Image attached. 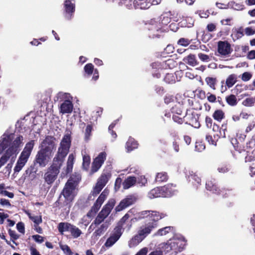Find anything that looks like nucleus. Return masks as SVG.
Instances as JSON below:
<instances>
[{"label":"nucleus","mask_w":255,"mask_h":255,"mask_svg":"<svg viewBox=\"0 0 255 255\" xmlns=\"http://www.w3.org/2000/svg\"><path fill=\"white\" fill-rule=\"evenodd\" d=\"M167 216L166 213L156 211L145 210L138 213V220H145V226L141 227L137 234L134 235L129 241L130 248L136 246L149 235L151 231L158 227V221Z\"/></svg>","instance_id":"obj_1"},{"label":"nucleus","mask_w":255,"mask_h":255,"mask_svg":"<svg viewBox=\"0 0 255 255\" xmlns=\"http://www.w3.org/2000/svg\"><path fill=\"white\" fill-rule=\"evenodd\" d=\"M74 190V182L72 180H68L57 200L54 203L53 207L61 209L64 211L69 212L75 198L73 194Z\"/></svg>","instance_id":"obj_2"},{"label":"nucleus","mask_w":255,"mask_h":255,"mask_svg":"<svg viewBox=\"0 0 255 255\" xmlns=\"http://www.w3.org/2000/svg\"><path fill=\"white\" fill-rule=\"evenodd\" d=\"M71 143L70 133L65 134L60 142L57 152L53 158L52 163L49 167L60 172V169L63 165L65 158L69 153Z\"/></svg>","instance_id":"obj_3"},{"label":"nucleus","mask_w":255,"mask_h":255,"mask_svg":"<svg viewBox=\"0 0 255 255\" xmlns=\"http://www.w3.org/2000/svg\"><path fill=\"white\" fill-rule=\"evenodd\" d=\"M34 146V140H31L26 143L14 168V173L19 172L28 160Z\"/></svg>","instance_id":"obj_4"},{"label":"nucleus","mask_w":255,"mask_h":255,"mask_svg":"<svg viewBox=\"0 0 255 255\" xmlns=\"http://www.w3.org/2000/svg\"><path fill=\"white\" fill-rule=\"evenodd\" d=\"M13 135L14 134L12 133L7 134L6 137L3 138V143L5 145H8V144H9V147L6 151L8 153H10L12 155L17 152L23 140V136L21 135H19L12 142L10 143L13 138Z\"/></svg>","instance_id":"obj_5"},{"label":"nucleus","mask_w":255,"mask_h":255,"mask_svg":"<svg viewBox=\"0 0 255 255\" xmlns=\"http://www.w3.org/2000/svg\"><path fill=\"white\" fill-rule=\"evenodd\" d=\"M57 228L61 234H63L64 232H69L74 239L79 238L82 234L81 230L79 228L68 222L59 223Z\"/></svg>","instance_id":"obj_6"},{"label":"nucleus","mask_w":255,"mask_h":255,"mask_svg":"<svg viewBox=\"0 0 255 255\" xmlns=\"http://www.w3.org/2000/svg\"><path fill=\"white\" fill-rule=\"evenodd\" d=\"M52 156V153L40 148L35 156L33 163L37 164L38 167L43 168L48 164Z\"/></svg>","instance_id":"obj_7"},{"label":"nucleus","mask_w":255,"mask_h":255,"mask_svg":"<svg viewBox=\"0 0 255 255\" xmlns=\"http://www.w3.org/2000/svg\"><path fill=\"white\" fill-rule=\"evenodd\" d=\"M195 109V108H192L191 110L186 109V114L184 116L185 124L190 125L195 128H199L201 126L199 121L200 115L193 111V109Z\"/></svg>","instance_id":"obj_8"},{"label":"nucleus","mask_w":255,"mask_h":255,"mask_svg":"<svg viewBox=\"0 0 255 255\" xmlns=\"http://www.w3.org/2000/svg\"><path fill=\"white\" fill-rule=\"evenodd\" d=\"M107 158V153L105 151L100 152L98 155L93 159L92 163L90 174H93L97 172L104 164Z\"/></svg>","instance_id":"obj_9"},{"label":"nucleus","mask_w":255,"mask_h":255,"mask_svg":"<svg viewBox=\"0 0 255 255\" xmlns=\"http://www.w3.org/2000/svg\"><path fill=\"white\" fill-rule=\"evenodd\" d=\"M166 243L163 248L167 252L174 251L175 253L181 252L184 248V244L180 241L174 239Z\"/></svg>","instance_id":"obj_10"},{"label":"nucleus","mask_w":255,"mask_h":255,"mask_svg":"<svg viewBox=\"0 0 255 255\" xmlns=\"http://www.w3.org/2000/svg\"><path fill=\"white\" fill-rule=\"evenodd\" d=\"M137 198L133 195H128L122 200L119 204L116 207V212H120L129 206L134 204L136 201Z\"/></svg>","instance_id":"obj_11"},{"label":"nucleus","mask_w":255,"mask_h":255,"mask_svg":"<svg viewBox=\"0 0 255 255\" xmlns=\"http://www.w3.org/2000/svg\"><path fill=\"white\" fill-rule=\"evenodd\" d=\"M148 35L150 38H159L163 32L162 26L159 22H155L148 26Z\"/></svg>","instance_id":"obj_12"},{"label":"nucleus","mask_w":255,"mask_h":255,"mask_svg":"<svg viewBox=\"0 0 255 255\" xmlns=\"http://www.w3.org/2000/svg\"><path fill=\"white\" fill-rule=\"evenodd\" d=\"M55 138L51 135H47L40 144V148L46 150L48 152L53 154V150L55 147Z\"/></svg>","instance_id":"obj_13"},{"label":"nucleus","mask_w":255,"mask_h":255,"mask_svg":"<svg viewBox=\"0 0 255 255\" xmlns=\"http://www.w3.org/2000/svg\"><path fill=\"white\" fill-rule=\"evenodd\" d=\"M160 187L162 194V198L171 197L177 192V190L176 189V185L173 183H168Z\"/></svg>","instance_id":"obj_14"},{"label":"nucleus","mask_w":255,"mask_h":255,"mask_svg":"<svg viewBox=\"0 0 255 255\" xmlns=\"http://www.w3.org/2000/svg\"><path fill=\"white\" fill-rule=\"evenodd\" d=\"M59 172L48 167L44 175L45 182L48 185H51L57 179Z\"/></svg>","instance_id":"obj_15"},{"label":"nucleus","mask_w":255,"mask_h":255,"mask_svg":"<svg viewBox=\"0 0 255 255\" xmlns=\"http://www.w3.org/2000/svg\"><path fill=\"white\" fill-rule=\"evenodd\" d=\"M232 51L230 44L227 41H219L218 43V52L222 56L230 54Z\"/></svg>","instance_id":"obj_16"},{"label":"nucleus","mask_w":255,"mask_h":255,"mask_svg":"<svg viewBox=\"0 0 255 255\" xmlns=\"http://www.w3.org/2000/svg\"><path fill=\"white\" fill-rule=\"evenodd\" d=\"M64 8L68 19H70L75 11L74 0H65L64 2Z\"/></svg>","instance_id":"obj_17"},{"label":"nucleus","mask_w":255,"mask_h":255,"mask_svg":"<svg viewBox=\"0 0 255 255\" xmlns=\"http://www.w3.org/2000/svg\"><path fill=\"white\" fill-rule=\"evenodd\" d=\"M212 130L217 132V133L214 134L215 138H225L226 137V131L227 130V125L223 124L222 127L220 128L217 124L214 123L212 126Z\"/></svg>","instance_id":"obj_18"},{"label":"nucleus","mask_w":255,"mask_h":255,"mask_svg":"<svg viewBox=\"0 0 255 255\" xmlns=\"http://www.w3.org/2000/svg\"><path fill=\"white\" fill-rule=\"evenodd\" d=\"M237 76L235 74H232L230 75L227 78L226 81V86H224L223 85L221 87V92L223 93L225 91L227 90V88L226 87H227L228 88H230L232 87L237 82Z\"/></svg>","instance_id":"obj_19"},{"label":"nucleus","mask_w":255,"mask_h":255,"mask_svg":"<svg viewBox=\"0 0 255 255\" xmlns=\"http://www.w3.org/2000/svg\"><path fill=\"white\" fill-rule=\"evenodd\" d=\"M133 5L135 9H147L151 6L150 0H134Z\"/></svg>","instance_id":"obj_20"},{"label":"nucleus","mask_w":255,"mask_h":255,"mask_svg":"<svg viewBox=\"0 0 255 255\" xmlns=\"http://www.w3.org/2000/svg\"><path fill=\"white\" fill-rule=\"evenodd\" d=\"M73 109L72 102L69 100H65L60 106V112L62 114L71 113Z\"/></svg>","instance_id":"obj_21"},{"label":"nucleus","mask_w":255,"mask_h":255,"mask_svg":"<svg viewBox=\"0 0 255 255\" xmlns=\"http://www.w3.org/2000/svg\"><path fill=\"white\" fill-rule=\"evenodd\" d=\"M206 188L207 190L212 192L213 193L219 194L220 192V189L217 187L215 183V180H208L206 183Z\"/></svg>","instance_id":"obj_22"},{"label":"nucleus","mask_w":255,"mask_h":255,"mask_svg":"<svg viewBox=\"0 0 255 255\" xmlns=\"http://www.w3.org/2000/svg\"><path fill=\"white\" fill-rule=\"evenodd\" d=\"M111 176L112 174L110 171L103 172L98 178L97 183L105 187Z\"/></svg>","instance_id":"obj_23"},{"label":"nucleus","mask_w":255,"mask_h":255,"mask_svg":"<svg viewBox=\"0 0 255 255\" xmlns=\"http://www.w3.org/2000/svg\"><path fill=\"white\" fill-rule=\"evenodd\" d=\"M115 204L116 200L115 199H110L108 203L103 207L101 211L108 216L113 209Z\"/></svg>","instance_id":"obj_24"},{"label":"nucleus","mask_w":255,"mask_h":255,"mask_svg":"<svg viewBox=\"0 0 255 255\" xmlns=\"http://www.w3.org/2000/svg\"><path fill=\"white\" fill-rule=\"evenodd\" d=\"M37 164L34 163L30 165L25 171V174L27 176L31 178H34L36 176V172L38 171Z\"/></svg>","instance_id":"obj_25"},{"label":"nucleus","mask_w":255,"mask_h":255,"mask_svg":"<svg viewBox=\"0 0 255 255\" xmlns=\"http://www.w3.org/2000/svg\"><path fill=\"white\" fill-rule=\"evenodd\" d=\"M186 107L183 104H181L180 103H178L171 108V111L174 115H181L183 111L186 110Z\"/></svg>","instance_id":"obj_26"},{"label":"nucleus","mask_w":255,"mask_h":255,"mask_svg":"<svg viewBox=\"0 0 255 255\" xmlns=\"http://www.w3.org/2000/svg\"><path fill=\"white\" fill-rule=\"evenodd\" d=\"M183 61L191 66H195L198 64L195 55L191 54L185 57L183 59Z\"/></svg>","instance_id":"obj_27"},{"label":"nucleus","mask_w":255,"mask_h":255,"mask_svg":"<svg viewBox=\"0 0 255 255\" xmlns=\"http://www.w3.org/2000/svg\"><path fill=\"white\" fill-rule=\"evenodd\" d=\"M137 142L132 137H129L126 142V147L128 152H130L137 148Z\"/></svg>","instance_id":"obj_28"},{"label":"nucleus","mask_w":255,"mask_h":255,"mask_svg":"<svg viewBox=\"0 0 255 255\" xmlns=\"http://www.w3.org/2000/svg\"><path fill=\"white\" fill-rule=\"evenodd\" d=\"M136 182V179L134 176H129L125 179L123 183V187L127 189L133 186Z\"/></svg>","instance_id":"obj_29"},{"label":"nucleus","mask_w":255,"mask_h":255,"mask_svg":"<svg viewBox=\"0 0 255 255\" xmlns=\"http://www.w3.org/2000/svg\"><path fill=\"white\" fill-rule=\"evenodd\" d=\"M148 196L151 199L162 197L161 187H157L151 189L148 193Z\"/></svg>","instance_id":"obj_30"},{"label":"nucleus","mask_w":255,"mask_h":255,"mask_svg":"<svg viewBox=\"0 0 255 255\" xmlns=\"http://www.w3.org/2000/svg\"><path fill=\"white\" fill-rule=\"evenodd\" d=\"M74 161V156L72 153L69 155L68 160L67 161V165H66V174H69L72 172L73 167Z\"/></svg>","instance_id":"obj_31"},{"label":"nucleus","mask_w":255,"mask_h":255,"mask_svg":"<svg viewBox=\"0 0 255 255\" xmlns=\"http://www.w3.org/2000/svg\"><path fill=\"white\" fill-rule=\"evenodd\" d=\"M108 216V215H107L106 214H104V213H102V212L101 211L94 222L91 225L90 228H91L93 224H95L96 226L100 225Z\"/></svg>","instance_id":"obj_32"},{"label":"nucleus","mask_w":255,"mask_h":255,"mask_svg":"<svg viewBox=\"0 0 255 255\" xmlns=\"http://www.w3.org/2000/svg\"><path fill=\"white\" fill-rule=\"evenodd\" d=\"M168 179L167 173L165 172H161L157 173L155 177L156 182L161 183L166 182Z\"/></svg>","instance_id":"obj_33"},{"label":"nucleus","mask_w":255,"mask_h":255,"mask_svg":"<svg viewBox=\"0 0 255 255\" xmlns=\"http://www.w3.org/2000/svg\"><path fill=\"white\" fill-rule=\"evenodd\" d=\"M213 118L218 122H221L225 118V113L222 110H216L213 114Z\"/></svg>","instance_id":"obj_34"},{"label":"nucleus","mask_w":255,"mask_h":255,"mask_svg":"<svg viewBox=\"0 0 255 255\" xmlns=\"http://www.w3.org/2000/svg\"><path fill=\"white\" fill-rule=\"evenodd\" d=\"M108 228V226L106 224H103L100 226V227L96 230V231L93 233V236L95 238H98L101 236L104 232L107 230Z\"/></svg>","instance_id":"obj_35"},{"label":"nucleus","mask_w":255,"mask_h":255,"mask_svg":"<svg viewBox=\"0 0 255 255\" xmlns=\"http://www.w3.org/2000/svg\"><path fill=\"white\" fill-rule=\"evenodd\" d=\"M227 103L230 106H235L238 104V100L236 96L233 94H231L226 97Z\"/></svg>","instance_id":"obj_36"},{"label":"nucleus","mask_w":255,"mask_h":255,"mask_svg":"<svg viewBox=\"0 0 255 255\" xmlns=\"http://www.w3.org/2000/svg\"><path fill=\"white\" fill-rule=\"evenodd\" d=\"M173 227L167 226L159 229L155 234V236H162L167 235L173 229Z\"/></svg>","instance_id":"obj_37"},{"label":"nucleus","mask_w":255,"mask_h":255,"mask_svg":"<svg viewBox=\"0 0 255 255\" xmlns=\"http://www.w3.org/2000/svg\"><path fill=\"white\" fill-rule=\"evenodd\" d=\"M177 77L173 73H166L164 81L167 84H173L176 82Z\"/></svg>","instance_id":"obj_38"},{"label":"nucleus","mask_w":255,"mask_h":255,"mask_svg":"<svg viewBox=\"0 0 255 255\" xmlns=\"http://www.w3.org/2000/svg\"><path fill=\"white\" fill-rule=\"evenodd\" d=\"M122 227L117 226L113 231L111 236L114 237L118 240L120 239L123 234Z\"/></svg>","instance_id":"obj_39"},{"label":"nucleus","mask_w":255,"mask_h":255,"mask_svg":"<svg viewBox=\"0 0 255 255\" xmlns=\"http://www.w3.org/2000/svg\"><path fill=\"white\" fill-rule=\"evenodd\" d=\"M91 162V158L89 155H84L83 156V168L86 171H88Z\"/></svg>","instance_id":"obj_40"},{"label":"nucleus","mask_w":255,"mask_h":255,"mask_svg":"<svg viewBox=\"0 0 255 255\" xmlns=\"http://www.w3.org/2000/svg\"><path fill=\"white\" fill-rule=\"evenodd\" d=\"M12 155L6 150L5 153L0 158V168L3 166Z\"/></svg>","instance_id":"obj_41"},{"label":"nucleus","mask_w":255,"mask_h":255,"mask_svg":"<svg viewBox=\"0 0 255 255\" xmlns=\"http://www.w3.org/2000/svg\"><path fill=\"white\" fill-rule=\"evenodd\" d=\"M176 64V62L173 59H168L163 62L162 66L165 68L172 69Z\"/></svg>","instance_id":"obj_42"},{"label":"nucleus","mask_w":255,"mask_h":255,"mask_svg":"<svg viewBox=\"0 0 255 255\" xmlns=\"http://www.w3.org/2000/svg\"><path fill=\"white\" fill-rule=\"evenodd\" d=\"M205 81L211 88L213 90L216 89L215 85L217 82L216 78L208 77L205 79Z\"/></svg>","instance_id":"obj_43"},{"label":"nucleus","mask_w":255,"mask_h":255,"mask_svg":"<svg viewBox=\"0 0 255 255\" xmlns=\"http://www.w3.org/2000/svg\"><path fill=\"white\" fill-rule=\"evenodd\" d=\"M189 178L190 180H192L193 181H194L197 184H200L201 181V179L199 176L198 174L196 172H194L193 171H191L190 173Z\"/></svg>","instance_id":"obj_44"},{"label":"nucleus","mask_w":255,"mask_h":255,"mask_svg":"<svg viewBox=\"0 0 255 255\" xmlns=\"http://www.w3.org/2000/svg\"><path fill=\"white\" fill-rule=\"evenodd\" d=\"M101 207V206H100L99 204H96L95 202L92 207L91 210L88 212L87 216L90 217L93 215L95 214L98 212Z\"/></svg>","instance_id":"obj_45"},{"label":"nucleus","mask_w":255,"mask_h":255,"mask_svg":"<svg viewBox=\"0 0 255 255\" xmlns=\"http://www.w3.org/2000/svg\"><path fill=\"white\" fill-rule=\"evenodd\" d=\"M231 170L230 166L227 164L220 165L217 168L218 171L222 174L229 172Z\"/></svg>","instance_id":"obj_46"},{"label":"nucleus","mask_w":255,"mask_h":255,"mask_svg":"<svg viewBox=\"0 0 255 255\" xmlns=\"http://www.w3.org/2000/svg\"><path fill=\"white\" fill-rule=\"evenodd\" d=\"M205 144L202 141H197L195 143V150L198 152H201L205 149Z\"/></svg>","instance_id":"obj_47"},{"label":"nucleus","mask_w":255,"mask_h":255,"mask_svg":"<svg viewBox=\"0 0 255 255\" xmlns=\"http://www.w3.org/2000/svg\"><path fill=\"white\" fill-rule=\"evenodd\" d=\"M85 72L88 75H91L94 71V66L92 63H88L84 66Z\"/></svg>","instance_id":"obj_48"},{"label":"nucleus","mask_w":255,"mask_h":255,"mask_svg":"<svg viewBox=\"0 0 255 255\" xmlns=\"http://www.w3.org/2000/svg\"><path fill=\"white\" fill-rule=\"evenodd\" d=\"M118 241V240L117 239L112 236H110V237L107 240L105 244V246L106 247H111Z\"/></svg>","instance_id":"obj_49"},{"label":"nucleus","mask_w":255,"mask_h":255,"mask_svg":"<svg viewBox=\"0 0 255 255\" xmlns=\"http://www.w3.org/2000/svg\"><path fill=\"white\" fill-rule=\"evenodd\" d=\"M93 130L92 125H88L86 127L85 132V138L86 140H88L91 135V132Z\"/></svg>","instance_id":"obj_50"},{"label":"nucleus","mask_w":255,"mask_h":255,"mask_svg":"<svg viewBox=\"0 0 255 255\" xmlns=\"http://www.w3.org/2000/svg\"><path fill=\"white\" fill-rule=\"evenodd\" d=\"M219 138H215L214 136L213 137L212 135L210 134H207L206 135V140L210 144L216 145L217 141Z\"/></svg>","instance_id":"obj_51"},{"label":"nucleus","mask_w":255,"mask_h":255,"mask_svg":"<svg viewBox=\"0 0 255 255\" xmlns=\"http://www.w3.org/2000/svg\"><path fill=\"white\" fill-rule=\"evenodd\" d=\"M106 198V194H105V191H104L99 196L95 202L96 204H99L100 206H101Z\"/></svg>","instance_id":"obj_52"},{"label":"nucleus","mask_w":255,"mask_h":255,"mask_svg":"<svg viewBox=\"0 0 255 255\" xmlns=\"http://www.w3.org/2000/svg\"><path fill=\"white\" fill-rule=\"evenodd\" d=\"M104 187H103V186L97 183L93 189V191H92L93 195L97 196L98 194L100 193V192L101 191V190L103 189Z\"/></svg>","instance_id":"obj_53"},{"label":"nucleus","mask_w":255,"mask_h":255,"mask_svg":"<svg viewBox=\"0 0 255 255\" xmlns=\"http://www.w3.org/2000/svg\"><path fill=\"white\" fill-rule=\"evenodd\" d=\"M254 99L252 98H247L243 102V105L247 107H252L254 106Z\"/></svg>","instance_id":"obj_54"},{"label":"nucleus","mask_w":255,"mask_h":255,"mask_svg":"<svg viewBox=\"0 0 255 255\" xmlns=\"http://www.w3.org/2000/svg\"><path fill=\"white\" fill-rule=\"evenodd\" d=\"M173 121L179 125H182L185 122L184 116L183 118H180L176 115L172 116Z\"/></svg>","instance_id":"obj_55"},{"label":"nucleus","mask_w":255,"mask_h":255,"mask_svg":"<svg viewBox=\"0 0 255 255\" xmlns=\"http://www.w3.org/2000/svg\"><path fill=\"white\" fill-rule=\"evenodd\" d=\"M129 218V215L128 213H126L122 218L121 219L120 221L118 222L117 226H121L122 229H123V225L126 223V222L128 220Z\"/></svg>","instance_id":"obj_56"},{"label":"nucleus","mask_w":255,"mask_h":255,"mask_svg":"<svg viewBox=\"0 0 255 255\" xmlns=\"http://www.w3.org/2000/svg\"><path fill=\"white\" fill-rule=\"evenodd\" d=\"M177 43L180 45L186 46L190 43V40L187 38H181L178 40Z\"/></svg>","instance_id":"obj_57"},{"label":"nucleus","mask_w":255,"mask_h":255,"mask_svg":"<svg viewBox=\"0 0 255 255\" xmlns=\"http://www.w3.org/2000/svg\"><path fill=\"white\" fill-rule=\"evenodd\" d=\"M179 137H177V138L175 139L172 142V147L176 152H178L179 151Z\"/></svg>","instance_id":"obj_58"},{"label":"nucleus","mask_w":255,"mask_h":255,"mask_svg":"<svg viewBox=\"0 0 255 255\" xmlns=\"http://www.w3.org/2000/svg\"><path fill=\"white\" fill-rule=\"evenodd\" d=\"M29 218L36 225H39L42 223V220L41 217L40 216H29Z\"/></svg>","instance_id":"obj_59"},{"label":"nucleus","mask_w":255,"mask_h":255,"mask_svg":"<svg viewBox=\"0 0 255 255\" xmlns=\"http://www.w3.org/2000/svg\"><path fill=\"white\" fill-rule=\"evenodd\" d=\"M207 98L208 101L210 103H215L217 100L216 95L210 92L207 94Z\"/></svg>","instance_id":"obj_60"},{"label":"nucleus","mask_w":255,"mask_h":255,"mask_svg":"<svg viewBox=\"0 0 255 255\" xmlns=\"http://www.w3.org/2000/svg\"><path fill=\"white\" fill-rule=\"evenodd\" d=\"M32 238L36 242L40 244L43 243L44 241V238L39 235H33Z\"/></svg>","instance_id":"obj_61"},{"label":"nucleus","mask_w":255,"mask_h":255,"mask_svg":"<svg viewBox=\"0 0 255 255\" xmlns=\"http://www.w3.org/2000/svg\"><path fill=\"white\" fill-rule=\"evenodd\" d=\"M60 248L62 250L67 253L68 255H72L73 253L68 245H60Z\"/></svg>","instance_id":"obj_62"},{"label":"nucleus","mask_w":255,"mask_h":255,"mask_svg":"<svg viewBox=\"0 0 255 255\" xmlns=\"http://www.w3.org/2000/svg\"><path fill=\"white\" fill-rule=\"evenodd\" d=\"M252 77V75L248 72H244L242 74V80L244 81H248L251 79Z\"/></svg>","instance_id":"obj_63"},{"label":"nucleus","mask_w":255,"mask_h":255,"mask_svg":"<svg viewBox=\"0 0 255 255\" xmlns=\"http://www.w3.org/2000/svg\"><path fill=\"white\" fill-rule=\"evenodd\" d=\"M16 228L20 233L22 234L25 233L24 225L22 222H18L16 225Z\"/></svg>","instance_id":"obj_64"}]
</instances>
